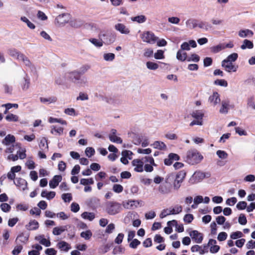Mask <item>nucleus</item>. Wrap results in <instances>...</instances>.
<instances>
[{"mask_svg": "<svg viewBox=\"0 0 255 255\" xmlns=\"http://www.w3.org/2000/svg\"><path fill=\"white\" fill-rule=\"evenodd\" d=\"M203 159V155L196 149H190L187 152L186 161L190 165L198 164Z\"/></svg>", "mask_w": 255, "mask_h": 255, "instance_id": "1", "label": "nucleus"}, {"mask_svg": "<svg viewBox=\"0 0 255 255\" xmlns=\"http://www.w3.org/2000/svg\"><path fill=\"white\" fill-rule=\"evenodd\" d=\"M65 76L73 83L79 86H83L87 83V78L81 77L77 70L66 73Z\"/></svg>", "mask_w": 255, "mask_h": 255, "instance_id": "2", "label": "nucleus"}, {"mask_svg": "<svg viewBox=\"0 0 255 255\" xmlns=\"http://www.w3.org/2000/svg\"><path fill=\"white\" fill-rule=\"evenodd\" d=\"M121 204L116 201H108L106 203V212L110 215H115L121 212Z\"/></svg>", "mask_w": 255, "mask_h": 255, "instance_id": "3", "label": "nucleus"}, {"mask_svg": "<svg viewBox=\"0 0 255 255\" xmlns=\"http://www.w3.org/2000/svg\"><path fill=\"white\" fill-rule=\"evenodd\" d=\"M141 38L143 42L154 44L157 41L158 37L155 36L153 32L148 31L142 33Z\"/></svg>", "mask_w": 255, "mask_h": 255, "instance_id": "4", "label": "nucleus"}, {"mask_svg": "<svg viewBox=\"0 0 255 255\" xmlns=\"http://www.w3.org/2000/svg\"><path fill=\"white\" fill-rule=\"evenodd\" d=\"M99 37L103 43L107 45L110 44L115 41V36L112 33H101Z\"/></svg>", "mask_w": 255, "mask_h": 255, "instance_id": "5", "label": "nucleus"}, {"mask_svg": "<svg viewBox=\"0 0 255 255\" xmlns=\"http://www.w3.org/2000/svg\"><path fill=\"white\" fill-rule=\"evenodd\" d=\"M70 14L67 13H62L59 14L55 18V22L58 24L59 26H63L65 23L68 22L70 19Z\"/></svg>", "mask_w": 255, "mask_h": 255, "instance_id": "6", "label": "nucleus"}, {"mask_svg": "<svg viewBox=\"0 0 255 255\" xmlns=\"http://www.w3.org/2000/svg\"><path fill=\"white\" fill-rule=\"evenodd\" d=\"M222 66L227 72H236L238 67L235 66L232 62L223 60L222 62Z\"/></svg>", "mask_w": 255, "mask_h": 255, "instance_id": "7", "label": "nucleus"}, {"mask_svg": "<svg viewBox=\"0 0 255 255\" xmlns=\"http://www.w3.org/2000/svg\"><path fill=\"white\" fill-rule=\"evenodd\" d=\"M189 235L195 243L197 244H200L202 243L203 239V236L202 233L199 232L198 231H192L190 232Z\"/></svg>", "mask_w": 255, "mask_h": 255, "instance_id": "8", "label": "nucleus"}, {"mask_svg": "<svg viewBox=\"0 0 255 255\" xmlns=\"http://www.w3.org/2000/svg\"><path fill=\"white\" fill-rule=\"evenodd\" d=\"M172 187L170 184L164 181L159 186L158 191L161 194H167L171 192Z\"/></svg>", "mask_w": 255, "mask_h": 255, "instance_id": "9", "label": "nucleus"}, {"mask_svg": "<svg viewBox=\"0 0 255 255\" xmlns=\"http://www.w3.org/2000/svg\"><path fill=\"white\" fill-rule=\"evenodd\" d=\"M133 166L135 168L134 170L137 172H142L143 171V162L138 159H134L131 162Z\"/></svg>", "mask_w": 255, "mask_h": 255, "instance_id": "10", "label": "nucleus"}, {"mask_svg": "<svg viewBox=\"0 0 255 255\" xmlns=\"http://www.w3.org/2000/svg\"><path fill=\"white\" fill-rule=\"evenodd\" d=\"M62 177L60 175H56L53 176L51 180L49 181V186L52 189L55 188L59 183L61 181Z\"/></svg>", "mask_w": 255, "mask_h": 255, "instance_id": "11", "label": "nucleus"}, {"mask_svg": "<svg viewBox=\"0 0 255 255\" xmlns=\"http://www.w3.org/2000/svg\"><path fill=\"white\" fill-rule=\"evenodd\" d=\"M19 60L22 61L25 65L30 69L31 72H35V67L32 65L29 59L24 54L20 56V59Z\"/></svg>", "mask_w": 255, "mask_h": 255, "instance_id": "12", "label": "nucleus"}, {"mask_svg": "<svg viewBox=\"0 0 255 255\" xmlns=\"http://www.w3.org/2000/svg\"><path fill=\"white\" fill-rule=\"evenodd\" d=\"M115 28L122 34H128L130 32L129 29L123 23H119L115 25Z\"/></svg>", "mask_w": 255, "mask_h": 255, "instance_id": "13", "label": "nucleus"}, {"mask_svg": "<svg viewBox=\"0 0 255 255\" xmlns=\"http://www.w3.org/2000/svg\"><path fill=\"white\" fill-rule=\"evenodd\" d=\"M14 183L22 190H24L27 188V183L24 179L21 178H16L15 181H14Z\"/></svg>", "mask_w": 255, "mask_h": 255, "instance_id": "14", "label": "nucleus"}, {"mask_svg": "<svg viewBox=\"0 0 255 255\" xmlns=\"http://www.w3.org/2000/svg\"><path fill=\"white\" fill-rule=\"evenodd\" d=\"M25 228L28 231L36 230L39 228V223L35 220H31L28 224L25 225Z\"/></svg>", "mask_w": 255, "mask_h": 255, "instance_id": "15", "label": "nucleus"}, {"mask_svg": "<svg viewBox=\"0 0 255 255\" xmlns=\"http://www.w3.org/2000/svg\"><path fill=\"white\" fill-rule=\"evenodd\" d=\"M238 34L242 38L252 37L254 35V32L249 29H241L239 31Z\"/></svg>", "mask_w": 255, "mask_h": 255, "instance_id": "16", "label": "nucleus"}, {"mask_svg": "<svg viewBox=\"0 0 255 255\" xmlns=\"http://www.w3.org/2000/svg\"><path fill=\"white\" fill-rule=\"evenodd\" d=\"M67 227L70 228V226L66 225L64 226L55 227L53 229L52 233L53 235L56 236L60 235L62 233H63L67 229Z\"/></svg>", "mask_w": 255, "mask_h": 255, "instance_id": "17", "label": "nucleus"}, {"mask_svg": "<svg viewBox=\"0 0 255 255\" xmlns=\"http://www.w3.org/2000/svg\"><path fill=\"white\" fill-rule=\"evenodd\" d=\"M229 101L228 100H223L222 101V106L220 109V113L221 114H226L228 112Z\"/></svg>", "mask_w": 255, "mask_h": 255, "instance_id": "18", "label": "nucleus"}, {"mask_svg": "<svg viewBox=\"0 0 255 255\" xmlns=\"http://www.w3.org/2000/svg\"><path fill=\"white\" fill-rule=\"evenodd\" d=\"M209 102L213 103L214 105L218 104L220 102L219 94L216 92H214L213 95L209 97Z\"/></svg>", "mask_w": 255, "mask_h": 255, "instance_id": "19", "label": "nucleus"}, {"mask_svg": "<svg viewBox=\"0 0 255 255\" xmlns=\"http://www.w3.org/2000/svg\"><path fill=\"white\" fill-rule=\"evenodd\" d=\"M151 146H152L154 148L161 150H164L167 148L166 144L163 142L160 141H155Z\"/></svg>", "mask_w": 255, "mask_h": 255, "instance_id": "20", "label": "nucleus"}, {"mask_svg": "<svg viewBox=\"0 0 255 255\" xmlns=\"http://www.w3.org/2000/svg\"><path fill=\"white\" fill-rule=\"evenodd\" d=\"M56 193L54 191L48 192L46 190H43L41 193V196L43 198H46L47 200H51L54 198Z\"/></svg>", "mask_w": 255, "mask_h": 255, "instance_id": "21", "label": "nucleus"}, {"mask_svg": "<svg viewBox=\"0 0 255 255\" xmlns=\"http://www.w3.org/2000/svg\"><path fill=\"white\" fill-rule=\"evenodd\" d=\"M176 58L180 61H185L188 58L187 54L182 50H179L176 54Z\"/></svg>", "mask_w": 255, "mask_h": 255, "instance_id": "22", "label": "nucleus"}, {"mask_svg": "<svg viewBox=\"0 0 255 255\" xmlns=\"http://www.w3.org/2000/svg\"><path fill=\"white\" fill-rule=\"evenodd\" d=\"M15 138L14 135L11 134L7 135L2 141V143L8 145L11 143L15 142Z\"/></svg>", "mask_w": 255, "mask_h": 255, "instance_id": "23", "label": "nucleus"}, {"mask_svg": "<svg viewBox=\"0 0 255 255\" xmlns=\"http://www.w3.org/2000/svg\"><path fill=\"white\" fill-rule=\"evenodd\" d=\"M57 247L62 251L65 252L68 251L70 247L69 245L65 241H60L57 244Z\"/></svg>", "mask_w": 255, "mask_h": 255, "instance_id": "24", "label": "nucleus"}, {"mask_svg": "<svg viewBox=\"0 0 255 255\" xmlns=\"http://www.w3.org/2000/svg\"><path fill=\"white\" fill-rule=\"evenodd\" d=\"M254 47V44L252 41L248 39H245L243 41V44L241 46V48L243 50L246 49H252Z\"/></svg>", "mask_w": 255, "mask_h": 255, "instance_id": "25", "label": "nucleus"}, {"mask_svg": "<svg viewBox=\"0 0 255 255\" xmlns=\"http://www.w3.org/2000/svg\"><path fill=\"white\" fill-rule=\"evenodd\" d=\"M192 118L199 120H202L204 117V113L200 110H196L191 113Z\"/></svg>", "mask_w": 255, "mask_h": 255, "instance_id": "26", "label": "nucleus"}, {"mask_svg": "<svg viewBox=\"0 0 255 255\" xmlns=\"http://www.w3.org/2000/svg\"><path fill=\"white\" fill-rule=\"evenodd\" d=\"M39 99L41 103L48 104L55 103L57 101L56 97L54 96H52L48 98L40 97Z\"/></svg>", "mask_w": 255, "mask_h": 255, "instance_id": "27", "label": "nucleus"}, {"mask_svg": "<svg viewBox=\"0 0 255 255\" xmlns=\"http://www.w3.org/2000/svg\"><path fill=\"white\" fill-rule=\"evenodd\" d=\"M197 20L195 19H189L186 21V26L190 28H194L198 26V24L197 23Z\"/></svg>", "mask_w": 255, "mask_h": 255, "instance_id": "28", "label": "nucleus"}, {"mask_svg": "<svg viewBox=\"0 0 255 255\" xmlns=\"http://www.w3.org/2000/svg\"><path fill=\"white\" fill-rule=\"evenodd\" d=\"M63 128L62 127L57 128L56 126H52L50 132L52 134L60 135L63 133Z\"/></svg>", "mask_w": 255, "mask_h": 255, "instance_id": "29", "label": "nucleus"}, {"mask_svg": "<svg viewBox=\"0 0 255 255\" xmlns=\"http://www.w3.org/2000/svg\"><path fill=\"white\" fill-rule=\"evenodd\" d=\"M81 217L84 219H87L92 221L94 219L95 215V214L92 212H84L81 214Z\"/></svg>", "mask_w": 255, "mask_h": 255, "instance_id": "30", "label": "nucleus"}, {"mask_svg": "<svg viewBox=\"0 0 255 255\" xmlns=\"http://www.w3.org/2000/svg\"><path fill=\"white\" fill-rule=\"evenodd\" d=\"M8 54L12 57L16 58L17 59H20V56L23 54L19 52L15 49H10L8 51Z\"/></svg>", "mask_w": 255, "mask_h": 255, "instance_id": "31", "label": "nucleus"}, {"mask_svg": "<svg viewBox=\"0 0 255 255\" xmlns=\"http://www.w3.org/2000/svg\"><path fill=\"white\" fill-rule=\"evenodd\" d=\"M131 20L134 22H137L138 23L144 22L146 20V17L143 15H137L131 17Z\"/></svg>", "mask_w": 255, "mask_h": 255, "instance_id": "32", "label": "nucleus"}, {"mask_svg": "<svg viewBox=\"0 0 255 255\" xmlns=\"http://www.w3.org/2000/svg\"><path fill=\"white\" fill-rule=\"evenodd\" d=\"M175 178V175L174 173H170L166 176L164 181L172 186V183H173Z\"/></svg>", "mask_w": 255, "mask_h": 255, "instance_id": "33", "label": "nucleus"}, {"mask_svg": "<svg viewBox=\"0 0 255 255\" xmlns=\"http://www.w3.org/2000/svg\"><path fill=\"white\" fill-rule=\"evenodd\" d=\"M28 234L25 235L24 233H22L17 236L16 241L18 240L21 243H25L28 240Z\"/></svg>", "mask_w": 255, "mask_h": 255, "instance_id": "34", "label": "nucleus"}, {"mask_svg": "<svg viewBox=\"0 0 255 255\" xmlns=\"http://www.w3.org/2000/svg\"><path fill=\"white\" fill-rule=\"evenodd\" d=\"M182 211V207L179 205H176L172 209L169 210V214L171 215L178 214Z\"/></svg>", "mask_w": 255, "mask_h": 255, "instance_id": "35", "label": "nucleus"}, {"mask_svg": "<svg viewBox=\"0 0 255 255\" xmlns=\"http://www.w3.org/2000/svg\"><path fill=\"white\" fill-rule=\"evenodd\" d=\"M48 122L50 123H58L63 125H66L67 124V122L66 121L63 120L61 119H57V118H53V117H50L48 119Z\"/></svg>", "mask_w": 255, "mask_h": 255, "instance_id": "36", "label": "nucleus"}, {"mask_svg": "<svg viewBox=\"0 0 255 255\" xmlns=\"http://www.w3.org/2000/svg\"><path fill=\"white\" fill-rule=\"evenodd\" d=\"M80 236L86 240H89L92 236V233L90 230H88L81 232Z\"/></svg>", "mask_w": 255, "mask_h": 255, "instance_id": "37", "label": "nucleus"}, {"mask_svg": "<svg viewBox=\"0 0 255 255\" xmlns=\"http://www.w3.org/2000/svg\"><path fill=\"white\" fill-rule=\"evenodd\" d=\"M20 20L23 21V22H25V23H26L27 26L31 29H33L35 28V25L32 23V22H31L29 19L26 18L25 16H21L20 17Z\"/></svg>", "mask_w": 255, "mask_h": 255, "instance_id": "38", "label": "nucleus"}, {"mask_svg": "<svg viewBox=\"0 0 255 255\" xmlns=\"http://www.w3.org/2000/svg\"><path fill=\"white\" fill-rule=\"evenodd\" d=\"M91 68V66L88 64H85L82 66L79 70L77 71H78V73L80 74V75L84 74L86 73Z\"/></svg>", "mask_w": 255, "mask_h": 255, "instance_id": "39", "label": "nucleus"}, {"mask_svg": "<svg viewBox=\"0 0 255 255\" xmlns=\"http://www.w3.org/2000/svg\"><path fill=\"white\" fill-rule=\"evenodd\" d=\"M5 120L8 122H17L18 121V117L17 115L9 114L5 117Z\"/></svg>", "mask_w": 255, "mask_h": 255, "instance_id": "40", "label": "nucleus"}, {"mask_svg": "<svg viewBox=\"0 0 255 255\" xmlns=\"http://www.w3.org/2000/svg\"><path fill=\"white\" fill-rule=\"evenodd\" d=\"M94 183V181L92 178L88 179L82 178L80 180V184L84 186H86L89 184H93Z\"/></svg>", "mask_w": 255, "mask_h": 255, "instance_id": "41", "label": "nucleus"}, {"mask_svg": "<svg viewBox=\"0 0 255 255\" xmlns=\"http://www.w3.org/2000/svg\"><path fill=\"white\" fill-rule=\"evenodd\" d=\"M216 154L217 156L222 159H225L227 158L228 156V153L224 150H218L216 151Z\"/></svg>", "mask_w": 255, "mask_h": 255, "instance_id": "42", "label": "nucleus"}, {"mask_svg": "<svg viewBox=\"0 0 255 255\" xmlns=\"http://www.w3.org/2000/svg\"><path fill=\"white\" fill-rule=\"evenodd\" d=\"M200 60V57L196 54H192L187 59L188 62H198Z\"/></svg>", "mask_w": 255, "mask_h": 255, "instance_id": "43", "label": "nucleus"}, {"mask_svg": "<svg viewBox=\"0 0 255 255\" xmlns=\"http://www.w3.org/2000/svg\"><path fill=\"white\" fill-rule=\"evenodd\" d=\"M85 152L87 156L91 157L95 154V150L94 148L92 147H88L86 148Z\"/></svg>", "mask_w": 255, "mask_h": 255, "instance_id": "44", "label": "nucleus"}, {"mask_svg": "<svg viewBox=\"0 0 255 255\" xmlns=\"http://www.w3.org/2000/svg\"><path fill=\"white\" fill-rule=\"evenodd\" d=\"M238 58V54L237 53H233L229 55L225 60L233 63L236 61Z\"/></svg>", "mask_w": 255, "mask_h": 255, "instance_id": "45", "label": "nucleus"}, {"mask_svg": "<svg viewBox=\"0 0 255 255\" xmlns=\"http://www.w3.org/2000/svg\"><path fill=\"white\" fill-rule=\"evenodd\" d=\"M146 65L148 69L152 70L157 69L159 67L157 63L151 61L147 62Z\"/></svg>", "mask_w": 255, "mask_h": 255, "instance_id": "46", "label": "nucleus"}, {"mask_svg": "<svg viewBox=\"0 0 255 255\" xmlns=\"http://www.w3.org/2000/svg\"><path fill=\"white\" fill-rule=\"evenodd\" d=\"M89 41L97 47H101L103 46L102 41L96 38H90Z\"/></svg>", "mask_w": 255, "mask_h": 255, "instance_id": "47", "label": "nucleus"}, {"mask_svg": "<svg viewBox=\"0 0 255 255\" xmlns=\"http://www.w3.org/2000/svg\"><path fill=\"white\" fill-rule=\"evenodd\" d=\"M1 210L5 213H7L10 211L11 209V206L9 204L5 203H2L0 205Z\"/></svg>", "mask_w": 255, "mask_h": 255, "instance_id": "48", "label": "nucleus"}, {"mask_svg": "<svg viewBox=\"0 0 255 255\" xmlns=\"http://www.w3.org/2000/svg\"><path fill=\"white\" fill-rule=\"evenodd\" d=\"M104 59L107 61H112L115 58V55L114 53H105L103 55Z\"/></svg>", "mask_w": 255, "mask_h": 255, "instance_id": "49", "label": "nucleus"}, {"mask_svg": "<svg viewBox=\"0 0 255 255\" xmlns=\"http://www.w3.org/2000/svg\"><path fill=\"white\" fill-rule=\"evenodd\" d=\"M123 189L124 188L121 184H115L113 187V190L116 193H121Z\"/></svg>", "mask_w": 255, "mask_h": 255, "instance_id": "50", "label": "nucleus"}, {"mask_svg": "<svg viewBox=\"0 0 255 255\" xmlns=\"http://www.w3.org/2000/svg\"><path fill=\"white\" fill-rule=\"evenodd\" d=\"M136 201L134 200H130L128 201H123V205L125 208L129 209L133 206V203L135 202Z\"/></svg>", "mask_w": 255, "mask_h": 255, "instance_id": "51", "label": "nucleus"}, {"mask_svg": "<svg viewBox=\"0 0 255 255\" xmlns=\"http://www.w3.org/2000/svg\"><path fill=\"white\" fill-rule=\"evenodd\" d=\"M243 234L241 231H236L232 233L230 235V238L233 240H236L243 237Z\"/></svg>", "mask_w": 255, "mask_h": 255, "instance_id": "52", "label": "nucleus"}, {"mask_svg": "<svg viewBox=\"0 0 255 255\" xmlns=\"http://www.w3.org/2000/svg\"><path fill=\"white\" fill-rule=\"evenodd\" d=\"M214 84L225 87L228 86L227 82L224 79H217L214 81Z\"/></svg>", "mask_w": 255, "mask_h": 255, "instance_id": "53", "label": "nucleus"}, {"mask_svg": "<svg viewBox=\"0 0 255 255\" xmlns=\"http://www.w3.org/2000/svg\"><path fill=\"white\" fill-rule=\"evenodd\" d=\"M109 137L110 140L113 142L122 143L123 142L122 138L117 135L109 136Z\"/></svg>", "mask_w": 255, "mask_h": 255, "instance_id": "54", "label": "nucleus"}, {"mask_svg": "<svg viewBox=\"0 0 255 255\" xmlns=\"http://www.w3.org/2000/svg\"><path fill=\"white\" fill-rule=\"evenodd\" d=\"M238 221L240 224L245 225L247 223V218L245 214H241L239 217Z\"/></svg>", "mask_w": 255, "mask_h": 255, "instance_id": "55", "label": "nucleus"}, {"mask_svg": "<svg viewBox=\"0 0 255 255\" xmlns=\"http://www.w3.org/2000/svg\"><path fill=\"white\" fill-rule=\"evenodd\" d=\"M62 198L65 202H70L72 200L71 193H64L62 195Z\"/></svg>", "mask_w": 255, "mask_h": 255, "instance_id": "56", "label": "nucleus"}, {"mask_svg": "<svg viewBox=\"0 0 255 255\" xmlns=\"http://www.w3.org/2000/svg\"><path fill=\"white\" fill-rule=\"evenodd\" d=\"M156 59H162L164 58V52L162 50H158L154 54Z\"/></svg>", "mask_w": 255, "mask_h": 255, "instance_id": "57", "label": "nucleus"}, {"mask_svg": "<svg viewBox=\"0 0 255 255\" xmlns=\"http://www.w3.org/2000/svg\"><path fill=\"white\" fill-rule=\"evenodd\" d=\"M70 24L72 27L78 28L83 25V22L80 20H74L70 22Z\"/></svg>", "mask_w": 255, "mask_h": 255, "instance_id": "58", "label": "nucleus"}, {"mask_svg": "<svg viewBox=\"0 0 255 255\" xmlns=\"http://www.w3.org/2000/svg\"><path fill=\"white\" fill-rule=\"evenodd\" d=\"M140 244V242L136 239H133L130 243L129 247L132 249H136Z\"/></svg>", "mask_w": 255, "mask_h": 255, "instance_id": "59", "label": "nucleus"}, {"mask_svg": "<svg viewBox=\"0 0 255 255\" xmlns=\"http://www.w3.org/2000/svg\"><path fill=\"white\" fill-rule=\"evenodd\" d=\"M133 154V153L128 150H124L122 152V155L123 156H124L127 158H128L129 159H131L132 158V155Z\"/></svg>", "mask_w": 255, "mask_h": 255, "instance_id": "60", "label": "nucleus"}, {"mask_svg": "<svg viewBox=\"0 0 255 255\" xmlns=\"http://www.w3.org/2000/svg\"><path fill=\"white\" fill-rule=\"evenodd\" d=\"M186 172L184 170H181L177 173L175 175V178L183 181L186 176Z\"/></svg>", "mask_w": 255, "mask_h": 255, "instance_id": "61", "label": "nucleus"}, {"mask_svg": "<svg viewBox=\"0 0 255 255\" xmlns=\"http://www.w3.org/2000/svg\"><path fill=\"white\" fill-rule=\"evenodd\" d=\"M247 203L245 201H240L236 205L237 208L239 210H244L247 208Z\"/></svg>", "mask_w": 255, "mask_h": 255, "instance_id": "62", "label": "nucleus"}, {"mask_svg": "<svg viewBox=\"0 0 255 255\" xmlns=\"http://www.w3.org/2000/svg\"><path fill=\"white\" fill-rule=\"evenodd\" d=\"M24 83L22 86V88L23 90H27L29 87L30 84V79L27 76L24 77Z\"/></svg>", "mask_w": 255, "mask_h": 255, "instance_id": "63", "label": "nucleus"}, {"mask_svg": "<svg viewBox=\"0 0 255 255\" xmlns=\"http://www.w3.org/2000/svg\"><path fill=\"white\" fill-rule=\"evenodd\" d=\"M22 246L21 245H17L15 246L12 251L13 255H18L22 250Z\"/></svg>", "mask_w": 255, "mask_h": 255, "instance_id": "64", "label": "nucleus"}]
</instances>
